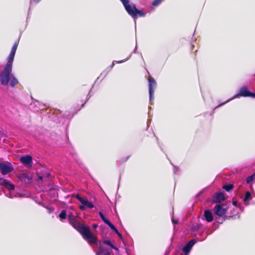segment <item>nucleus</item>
Wrapping results in <instances>:
<instances>
[{"label": "nucleus", "instance_id": "nucleus-15", "mask_svg": "<svg viewBox=\"0 0 255 255\" xmlns=\"http://www.w3.org/2000/svg\"><path fill=\"white\" fill-rule=\"evenodd\" d=\"M103 243L104 244L110 246L112 249H115V250L118 251V249L114 245H113L111 241L109 240H104L103 241Z\"/></svg>", "mask_w": 255, "mask_h": 255}, {"label": "nucleus", "instance_id": "nucleus-26", "mask_svg": "<svg viewBox=\"0 0 255 255\" xmlns=\"http://www.w3.org/2000/svg\"><path fill=\"white\" fill-rule=\"evenodd\" d=\"M99 215L100 216V217L101 218L102 220H104L106 217L104 215V214L102 212H99Z\"/></svg>", "mask_w": 255, "mask_h": 255}, {"label": "nucleus", "instance_id": "nucleus-4", "mask_svg": "<svg viewBox=\"0 0 255 255\" xmlns=\"http://www.w3.org/2000/svg\"><path fill=\"white\" fill-rule=\"evenodd\" d=\"M78 201L82 204L79 207H94V205L92 201H89L87 198L79 194L74 195Z\"/></svg>", "mask_w": 255, "mask_h": 255}, {"label": "nucleus", "instance_id": "nucleus-1", "mask_svg": "<svg viewBox=\"0 0 255 255\" xmlns=\"http://www.w3.org/2000/svg\"><path fill=\"white\" fill-rule=\"evenodd\" d=\"M18 45V42L14 43L8 57L7 63L0 74V81L2 85H7L9 82L10 86L13 87L18 83L17 80L11 74L12 63Z\"/></svg>", "mask_w": 255, "mask_h": 255}, {"label": "nucleus", "instance_id": "nucleus-34", "mask_svg": "<svg viewBox=\"0 0 255 255\" xmlns=\"http://www.w3.org/2000/svg\"><path fill=\"white\" fill-rule=\"evenodd\" d=\"M84 105H85V104H83L82 105V107H83L84 106Z\"/></svg>", "mask_w": 255, "mask_h": 255}, {"label": "nucleus", "instance_id": "nucleus-8", "mask_svg": "<svg viewBox=\"0 0 255 255\" xmlns=\"http://www.w3.org/2000/svg\"><path fill=\"white\" fill-rule=\"evenodd\" d=\"M13 170V168L10 164L4 162H0V170L2 175H6L11 172Z\"/></svg>", "mask_w": 255, "mask_h": 255}, {"label": "nucleus", "instance_id": "nucleus-16", "mask_svg": "<svg viewBox=\"0 0 255 255\" xmlns=\"http://www.w3.org/2000/svg\"><path fill=\"white\" fill-rule=\"evenodd\" d=\"M252 198V195L251 193L249 191H247L245 193V198L244 199V201L245 202H247L249 200L251 199Z\"/></svg>", "mask_w": 255, "mask_h": 255}, {"label": "nucleus", "instance_id": "nucleus-7", "mask_svg": "<svg viewBox=\"0 0 255 255\" xmlns=\"http://www.w3.org/2000/svg\"><path fill=\"white\" fill-rule=\"evenodd\" d=\"M237 96H241V97H251L253 98H255V93H252L250 92L247 88V87L244 86L241 88L239 91V94L237 95Z\"/></svg>", "mask_w": 255, "mask_h": 255}, {"label": "nucleus", "instance_id": "nucleus-17", "mask_svg": "<svg viewBox=\"0 0 255 255\" xmlns=\"http://www.w3.org/2000/svg\"><path fill=\"white\" fill-rule=\"evenodd\" d=\"M5 188L7 189L9 191L13 190L14 189V185L11 183H10L9 181L6 184V186L4 187Z\"/></svg>", "mask_w": 255, "mask_h": 255}, {"label": "nucleus", "instance_id": "nucleus-13", "mask_svg": "<svg viewBox=\"0 0 255 255\" xmlns=\"http://www.w3.org/2000/svg\"><path fill=\"white\" fill-rule=\"evenodd\" d=\"M203 217L204 218L202 219H205L207 222L209 223L212 222L213 220V214L212 212L209 210H206L204 211Z\"/></svg>", "mask_w": 255, "mask_h": 255}, {"label": "nucleus", "instance_id": "nucleus-3", "mask_svg": "<svg viewBox=\"0 0 255 255\" xmlns=\"http://www.w3.org/2000/svg\"><path fill=\"white\" fill-rule=\"evenodd\" d=\"M123 3L128 13L133 19H136L137 17H144L145 14L140 10L136 8L135 4H129V0H120Z\"/></svg>", "mask_w": 255, "mask_h": 255}, {"label": "nucleus", "instance_id": "nucleus-31", "mask_svg": "<svg viewBox=\"0 0 255 255\" xmlns=\"http://www.w3.org/2000/svg\"><path fill=\"white\" fill-rule=\"evenodd\" d=\"M251 176L252 177L253 180L255 179V173L252 174Z\"/></svg>", "mask_w": 255, "mask_h": 255}, {"label": "nucleus", "instance_id": "nucleus-23", "mask_svg": "<svg viewBox=\"0 0 255 255\" xmlns=\"http://www.w3.org/2000/svg\"><path fill=\"white\" fill-rule=\"evenodd\" d=\"M103 221L105 224L110 226L112 224L111 222L106 218H105Z\"/></svg>", "mask_w": 255, "mask_h": 255}, {"label": "nucleus", "instance_id": "nucleus-9", "mask_svg": "<svg viewBox=\"0 0 255 255\" xmlns=\"http://www.w3.org/2000/svg\"><path fill=\"white\" fill-rule=\"evenodd\" d=\"M18 178L26 184H29L31 183L32 176L29 173H22L18 175Z\"/></svg>", "mask_w": 255, "mask_h": 255}, {"label": "nucleus", "instance_id": "nucleus-25", "mask_svg": "<svg viewBox=\"0 0 255 255\" xmlns=\"http://www.w3.org/2000/svg\"><path fill=\"white\" fill-rule=\"evenodd\" d=\"M253 180L252 177L251 176H250L247 177L246 179V182L248 184H249L250 182H251Z\"/></svg>", "mask_w": 255, "mask_h": 255}, {"label": "nucleus", "instance_id": "nucleus-12", "mask_svg": "<svg viewBox=\"0 0 255 255\" xmlns=\"http://www.w3.org/2000/svg\"><path fill=\"white\" fill-rule=\"evenodd\" d=\"M195 244V241L194 240H192L190 241L185 247L182 249V251L185 253V255H187L189 254L192 247Z\"/></svg>", "mask_w": 255, "mask_h": 255}, {"label": "nucleus", "instance_id": "nucleus-20", "mask_svg": "<svg viewBox=\"0 0 255 255\" xmlns=\"http://www.w3.org/2000/svg\"><path fill=\"white\" fill-rule=\"evenodd\" d=\"M61 219H65L66 217V212L65 210H62L59 215Z\"/></svg>", "mask_w": 255, "mask_h": 255}, {"label": "nucleus", "instance_id": "nucleus-14", "mask_svg": "<svg viewBox=\"0 0 255 255\" xmlns=\"http://www.w3.org/2000/svg\"><path fill=\"white\" fill-rule=\"evenodd\" d=\"M222 188L227 192H230L234 189V185L232 184L224 185L223 186Z\"/></svg>", "mask_w": 255, "mask_h": 255}, {"label": "nucleus", "instance_id": "nucleus-22", "mask_svg": "<svg viewBox=\"0 0 255 255\" xmlns=\"http://www.w3.org/2000/svg\"><path fill=\"white\" fill-rule=\"evenodd\" d=\"M109 227L116 233H117L118 232V230L117 229V228L115 227V226L113 224H111V225Z\"/></svg>", "mask_w": 255, "mask_h": 255}, {"label": "nucleus", "instance_id": "nucleus-24", "mask_svg": "<svg viewBox=\"0 0 255 255\" xmlns=\"http://www.w3.org/2000/svg\"><path fill=\"white\" fill-rule=\"evenodd\" d=\"M103 221L105 224L110 226L112 224L111 222L106 218H105Z\"/></svg>", "mask_w": 255, "mask_h": 255}, {"label": "nucleus", "instance_id": "nucleus-21", "mask_svg": "<svg viewBox=\"0 0 255 255\" xmlns=\"http://www.w3.org/2000/svg\"><path fill=\"white\" fill-rule=\"evenodd\" d=\"M126 61V60H121V61H114L112 63V64L108 67V69H109V70H110L111 69H112L115 65V62H117V63H123L124 62H125Z\"/></svg>", "mask_w": 255, "mask_h": 255}, {"label": "nucleus", "instance_id": "nucleus-5", "mask_svg": "<svg viewBox=\"0 0 255 255\" xmlns=\"http://www.w3.org/2000/svg\"><path fill=\"white\" fill-rule=\"evenodd\" d=\"M225 200V194L223 192H219L215 193L212 198V202L217 204L214 207H222V205L219 204L222 201Z\"/></svg>", "mask_w": 255, "mask_h": 255}, {"label": "nucleus", "instance_id": "nucleus-11", "mask_svg": "<svg viewBox=\"0 0 255 255\" xmlns=\"http://www.w3.org/2000/svg\"><path fill=\"white\" fill-rule=\"evenodd\" d=\"M228 208H215L214 214L215 215L219 216V217L225 216L226 218L228 217H231V216L226 215Z\"/></svg>", "mask_w": 255, "mask_h": 255}, {"label": "nucleus", "instance_id": "nucleus-36", "mask_svg": "<svg viewBox=\"0 0 255 255\" xmlns=\"http://www.w3.org/2000/svg\"><path fill=\"white\" fill-rule=\"evenodd\" d=\"M1 133V131L0 130V133Z\"/></svg>", "mask_w": 255, "mask_h": 255}, {"label": "nucleus", "instance_id": "nucleus-10", "mask_svg": "<svg viewBox=\"0 0 255 255\" xmlns=\"http://www.w3.org/2000/svg\"><path fill=\"white\" fill-rule=\"evenodd\" d=\"M20 161L27 167L32 166V158L30 155H28L21 157Z\"/></svg>", "mask_w": 255, "mask_h": 255}, {"label": "nucleus", "instance_id": "nucleus-30", "mask_svg": "<svg viewBox=\"0 0 255 255\" xmlns=\"http://www.w3.org/2000/svg\"><path fill=\"white\" fill-rule=\"evenodd\" d=\"M98 224H94L93 225V227L94 229L97 228L98 227Z\"/></svg>", "mask_w": 255, "mask_h": 255}, {"label": "nucleus", "instance_id": "nucleus-2", "mask_svg": "<svg viewBox=\"0 0 255 255\" xmlns=\"http://www.w3.org/2000/svg\"><path fill=\"white\" fill-rule=\"evenodd\" d=\"M68 220L71 226L75 229L89 244H96L98 239L90 231V228L77 221L73 215L68 216Z\"/></svg>", "mask_w": 255, "mask_h": 255}, {"label": "nucleus", "instance_id": "nucleus-28", "mask_svg": "<svg viewBox=\"0 0 255 255\" xmlns=\"http://www.w3.org/2000/svg\"><path fill=\"white\" fill-rule=\"evenodd\" d=\"M232 204L234 206H237L238 205V202L237 201H233Z\"/></svg>", "mask_w": 255, "mask_h": 255}, {"label": "nucleus", "instance_id": "nucleus-29", "mask_svg": "<svg viewBox=\"0 0 255 255\" xmlns=\"http://www.w3.org/2000/svg\"><path fill=\"white\" fill-rule=\"evenodd\" d=\"M116 234L119 237V238H120L121 239H122V234L121 233H120L119 231Z\"/></svg>", "mask_w": 255, "mask_h": 255}, {"label": "nucleus", "instance_id": "nucleus-27", "mask_svg": "<svg viewBox=\"0 0 255 255\" xmlns=\"http://www.w3.org/2000/svg\"><path fill=\"white\" fill-rule=\"evenodd\" d=\"M172 222L174 224H177L178 223V220H174V219H172Z\"/></svg>", "mask_w": 255, "mask_h": 255}, {"label": "nucleus", "instance_id": "nucleus-33", "mask_svg": "<svg viewBox=\"0 0 255 255\" xmlns=\"http://www.w3.org/2000/svg\"><path fill=\"white\" fill-rule=\"evenodd\" d=\"M191 46H192V49H193V48L194 47V46L192 45Z\"/></svg>", "mask_w": 255, "mask_h": 255}, {"label": "nucleus", "instance_id": "nucleus-37", "mask_svg": "<svg viewBox=\"0 0 255 255\" xmlns=\"http://www.w3.org/2000/svg\"><path fill=\"white\" fill-rule=\"evenodd\" d=\"M254 76L255 77V74L254 75Z\"/></svg>", "mask_w": 255, "mask_h": 255}, {"label": "nucleus", "instance_id": "nucleus-6", "mask_svg": "<svg viewBox=\"0 0 255 255\" xmlns=\"http://www.w3.org/2000/svg\"><path fill=\"white\" fill-rule=\"evenodd\" d=\"M149 82V98L150 100L151 101L153 99V96L154 95V89L156 86V82L155 80L152 77H149L148 79Z\"/></svg>", "mask_w": 255, "mask_h": 255}, {"label": "nucleus", "instance_id": "nucleus-18", "mask_svg": "<svg viewBox=\"0 0 255 255\" xmlns=\"http://www.w3.org/2000/svg\"><path fill=\"white\" fill-rule=\"evenodd\" d=\"M8 181L4 178H0V185L3 186L4 187L6 186Z\"/></svg>", "mask_w": 255, "mask_h": 255}, {"label": "nucleus", "instance_id": "nucleus-19", "mask_svg": "<svg viewBox=\"0 0 255 255\" xmlns=\"http://www.w3.org/2000/svg\"><path fill=\"white\" fill-rule=\"evenodd\" d=\"M164 0H153L152 4L154 6L159 5Z\"/></svg>", "mask_w": 255, "mask_h": 255}, {"label": "nucleus", "instance_id": "nucleus-32", "mask_svg": "<svg viewBox=\"0 0 255 255\" xmlns=\"http://www.w3.org/2000/svg\"><path fill=\"white\" fill-rule=\"evenodd\" d=\"M42 178H43V177H42V176H39V178L40 179H41V180H42Z\"/></svg>", "mask_w": 255, "mask_h": 255}, {"label": "nucleus", "instance_id": "nucleus-35", "mask_svg": "<svg viewBox=\"0 0 255 255\" xmlns=\"http://www.w3.org/2000/svg\"><path fill=\"white\" fill-rule=\"evenodd\" d=\"M80 209L82 210H85L86 208H80Z\"/></svg>", "mask_w": 255, "mask_h": 255}]
</instances>
